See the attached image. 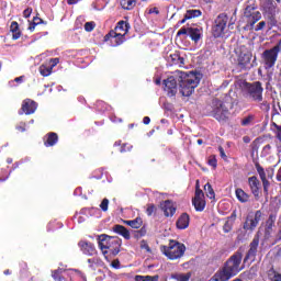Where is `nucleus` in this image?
<instances>
[{
	"mask_svg": "<svg viewBox=\"0 0 281 281\" xmlns=\"http://www.w3.org/2000/svg\"><path fill=\"white\" fill-rule=\"evenodd\" d=\"M176 76L168 77L162 81L164 91L167 93L168 98H175L177 95V82L180 87V93L184 98H190L192 93H194V89L199 87V82H201V78H199V74L190 71H176Z\"/></svg>",
	"mask_w": 281,
	"mask_h": 281,
	"instance_id": "f257e3e1",
	"label": "nucleus"
},
{
	"mask_svg": "<svg viewBox=\"0 0 281 281\" xmlns=\"http://www.w3.org/2000/svg\"><path fill=\"white\" fill-rule=\"evenodd\" d=\"M243 250L235 251L207 281H231L243 271Z\"/></svg>",
	"mask_w": 281,
	"mask_h": 281,
	"instance_id": "f03ea898",
	"label": "nucleus"
},
{
	"mask_svg": "<svg viewBox=\"0 0 281 281\" xmlns=\"http://www.w3.org/2000/svg\"><path fill=\"white\" fill-rule=\"evenodd\" d=\"M99 247L109 260V256H117L120 249L122 248V239L117 236L111 237L109 235L99 236Z\"/></svg>",
	"mask_w": 281,
	"mask_h": 281,
	"instance_id": "7ed1b4c3",
	"label": "nucleus"
},
{
	"mask_svg": "<svg viewBox=\"0 0 281 281\" xmlns=\"http://www.w3.org/2000/svg\"><path fill=\"white\" fill-rule=\"evenodd\" d=\"M259 10L262 12L269 30L278 27V19L276 18L278 4L274 0H259Z\"/></svg>",
	"mask_w": 281,
	"mask_h": 281,
	"instance_id": "20e7f679",
	"label": "nucleus"
},
{
	"mask_svg": "<svg viewBox=\"0 0 281 281\" xmlns=\"http://www.w3.org/2000/svg\"><path fill=\"white\" fill-rule=\"evenodd\" d=\"M160 251L168 260H180L186 256V244L170 239L168 246L160 247Z\"/></svg>",
	"mask_w": 281,
	"mask_h": 281,
	"instance_id": "39448f33",
	"label": "nucleus"
},
{
	"mask_svg": "<svg viewBox=\"0 0 281 281\" xmlns=\"http://www.w3.org/2000/svg\"><path fill=\"white\" fill-rule=\"evenodd\" d=\"M243 93L245 98L250 100V102H262V93H265V88H262V82L254 81L243 83Z\"/></svg>",
	"mask_w": 281,
	"mask_h": 281,
	"instance_id": "423d86ee",
	"label": "nucleus"
},
{
	"mask_svg": "<svg viewBox=\"0 0 281 281\" xmlns=\"http://www.w3.org/2000/svg\"><path fill=\"white\" fill-rule=\"evenodd\" d=\"M244 19L246 21V27L254 30L256 23L262 19V13L258 11V4H247L244 9Z\"/></svg>",
	"mask_w": 281,
	"mask_h": 281,
	"instance_id": "0eeeda50",
	"label": "nucleus"
},
{
	"mask_svg": "<svg viewBox=\"0 0 281 281\" xmlns=\"http://www.w3.org/2000/svg\"><path fill=\"white\" fill-rule=\"evenodd\" d=\"M212 106V116L217 120V122H227V120H229V108L226 106L225 102L220 99H213Z\"/></svg>",
	"mask_w": 281,
	"mask_h": 281,
	"instance_id": "6e6552de",
	"label": "nucleus"
},
{
	"mask_svg": "<svg viewBox=\"0 0 281 281\" xmlns=\"http://www.w3.org/2000/svg\"><path fill=\"white\" fill-rule=\"evenodd\" d=\"M227 23H229V16H227L226 13H220L213 25L214 38H223V36H225Z\"/></svg>",
	"mask_w": 281,
	"mask_h": 281,
	"instance_id": "1a4fd4ad",
	"label": "nucleus"
},
{
	"mask_svg": "<svg viewBox=\"0 0 281 281\" xmlns=\"http://www.w3.org/2000/svg\"><path fill=\"white\" fill-rule=\"evenodd\" d=\"M260 245V237L256 235L249 245V249L243 259V265H251L256 262V256L258 255V246Z\"/></svg>",
	"mask_w": 281,
	"mask_h": 281,
	"instance_id": "9d476101",
	"label": "nucleus"
},
{
	"mask_svg": "<svg viewBox=\"0 0 281 281\" xmlns=\"http://www.w3.org/2000/svg\"><path fill=\"white\" fill-rule=\"evenodd\" d=\"M265 214L262 211L258 210L255 212V215H247L246 221L243 225L245 232H254L258 227L259 223L262 221Z\"/></svg>",
	"mask_w": 281,
	"mask_h": 281,
	"instance_id": "9b49d317",
	"label": "nucleus"
},
{
	"mask_svg": "<svg viewBox=\"0 0 281 281\" xmlns=\"http://www.w3.org/2000/svg\"><path fill=\"white\" fill-rule=\"evenodd\" d=\"M279 53L274 47L263 50L261 54V59L267 69H273L276 67V63H278Z\"/></svg>",
	"mask_w": 281,
	"mask_h": 281,
	"instance_id": "f8f14e48",
	"label": "nucleus"
},
{
	"mask_svg": "<svg viewBox=\"0 0 281 281\" xmlns=\"http://www.w3.org/2000/svg\"><path fill=\"white\" fill-rule=\"evenodd\" d=\"M192 205L194 206L195 212H203V210H205V193H203V190H201L199 180H196L195 195L192 199Z\"/></svg>",
	"mask_w": 281,
	"mask_h": 281,
	"instance_id": "ddd939ff",
	"label": "nucleus"
},
{
	"mask_svg": "<svg viewBox=\"0 0 281 281\" xmlns=\"http://www.w3.org/2000/svg\"><path fill=\"white\" fill-rule=\"evenodd\" d=\"M38 109V103L32 99H25L22 102L21 110L19 111V115H34L36 110Z\"/></svg>",
	"mask_w": 281,
	"mask_h": 281,
	"instance_id": "4468645a",
	"label": "nucleus"
},
{
	"mask_svg": "<svg viewBox=\"0 0 281 281\" xmlns=\"http://www.w3.org/2000/svg\"><path fill=\"white\" fill-rule=\"evenodd\" d=\"M255 168L261 179L263 194L267 198L269 196V188H271V182H269V180L267 179V172L265 171V168L260 166V162H256Z\"/></svg>",
	"mask_w": 281,
	"mask_h": 281,
	"instance_id": "2eb2a0df",
	"label": "nucleus"
},
{
	"mask_svg": "<svg viewBox=\"0 0 281 281\" xmlns=\"http://www.w3.org/2000/svg\"><path fill=\"white\" fill-rule=\"evenodd\" d=\"M190 36L191 41H194V43H199L201 41V31L196 27H181L177 36Z\"/></svg>",
	"mask_w": 281,
	"mask_h": 281,
	"instance_id": "dca6fc26",
	"label": "nucleus"
},
{
	"mask_svg": "<svg viewBox=\"0 0 281 281\" xmlns=\"http://www.w3.org/2000/svg\"><path fill=\"white\" fill-rule=\"evenodd\" d=\"M248 186L256 201H260V180L256 176L248 178Z\"/></svg>",
	"mask_w": 281,
	"mask_h": 281,
	"instance_id": "f3484780",
	"label": "nucleus"
},
{
	"mask_svg": "<svg viewBox=\"0 0 281 281\" xmlns=\"http://www.w3.org/2000/svg\"><path fill=\"white\" fill-rule=\"evenodd\" d=\"M251 65V53H243L240 52L238 57H237V67L241 70L245 71L247 68Z\"/></svg>",
	"mask_w": 281,
	"mask_h": 281,
	"instance_id": "a211bd4d",
	"label": "nucleus"
},
{
	"mask_svg": "<svg viewBox=\"0 0 281 281\" xmlns=\"http://www.w3.org/2000/svg\"><path fill=\"white\" fill-rule=\"evenodd\" d=\"M111 38H114V47H119V45H122L126 41V35L122 33H117L113 30H111L104 37V43H108V41H111Z\"/></svg>",
	"mask_w": 281,
	"mask_h": 281,
	"instance_id": "6ab92c4d",
	"label": "nucleus"
},
{
	"mask_svg": "<svg viewBox=\"0 0 281 281\" xmlns=\"http://www.w3.org/2000/svg\"><path fill=\"white\" fill-rule=\"evenodd\" d=\"M276 221H278V213H270L265 226V236L269 238L273 234V227H276Z\"/></svg>",
	"mask_w": 281,
	"mask_h": 281,
	"instance_id": "aec40b11",
	"label": "nucleus"
},
{
	"mask_svg": "<svg viewBox=\"0 0 281 281\" xmlns=\"http://www.w3.org/2000/svg\"><path fill=\"white\" fill-rule=\"evenodd\" d=\"M43 143L46 148H52L58 144V134L56 132H49L43 137Z\"/></svg>",
	"mask_w": 281,
	"mask_h": 281,
	"instance_id": "412c9836",
	"label": "nucleus"
},
{
	"mask_svg": "<svg viewBox=\"0 0 281 281\" xmlns=\"http://www.w3.org/2000/svg\"><path fill=\"white\" fill-rule=\"evenodd\" d=\"M78 246L86 256H95L97 254L95 246L91 241H79Z\"/></svg>",
	"mask_w": 281,
	"mask_h": 281,
	"instance_id": "4be33fe9",
	"label": "nucleus"
},
{
	"mask_svg": "<svg viewBox=\"0 0 281 281\" xmlns=\"http://www.w3.org/2000/svg\"><path fill=\"white\" fill-rule=\"evenodd\" d=\"M176 227L178 229H188V227H190V215L182 213L176 222Z\"/></svg>",
	"mask_w": 281,
	"mask_h": 281,
	"instance_id": "5701e85b",
	"label": "nucleus"
},
{
	"mask_svg": "<svg viewBox=\"0 0 281 281\" xmlns=\"http://www.w3.org/2000/svg\"><path fill=\"white\" fill-rule=\"evenodd\" d=\"M161 210L167 217L175 216V213L177 212V207H175V204L170 200H167L161 204Z\"/></svg>",
	"mask_w": 281,
	"mask_h": 281,
	"instance_id": "b1692460",
	"label": "nucleus"
},
{
	"mask_svg": "<svg viewBox=\"0 0 281 281\" xmlns=\"http://www.w3.org/2000/svg\"><path fill=\"white\" fill-rule=\"evenodd\" d=\"M168 63H170L171 65H178V67H183V65H186V59L176 52L168 56Z\"/></svg>",
	"mask_w": 281,
	"mask_h": 281,
	"instance_id": "393cba45",
	"label": "nucleus"
},
{
	"mask_svg": "<svg viewBox=\"0 0 281 281\" xmlns=\"http://www.w3.org/2000/svg\"><path fill=\"white\" fill-rule=\"evenodd\" d=\"M128 30H131V25L128 24V22L121 20L117 22L113 32L124 34L126 36V34H128Z\"/></svg>",
	"mask_w": 281,
	"mask_h": 281,
	"instance_id": "a878e982",
	"label": "nucleus"
},
{
	"mask_svg": "<svg viewBox=\"0 0 281 281\" xmlns=\"http://www.w3.org/2000/svg\"><path fill=\"white\" fill-rule=\"evenodd\" d=\"M235 196L239 201V203H249V199H251V195L245 192V190H243L241 188L235 190Z\"/></svg>",
	"mask_w": 281,
	"mask_h": 281,
	"instance_id": "bb28decb",
	"label": "nucleus"
},
{
	"mask_svg": "<svg viewBox=\"0 0 281 281\" xmlns=\"http://www.w3.org/2000/svg\"><path fill=\"white\" fill-rule=\"evenodd\" d=\"M113 232H115V234H119L120 236H123V238H125V240H131V232L127 231V228L125 226L116 224L113 227Z\"/></svg>",
	"mask_w": 281,
	"mask_h": 281,
	"instance_id": "cd10ccee",
	"label": "nucleus"
},
{
	"mask_svg": "<svg viewBox=\"0 0 281 281\" xmlns=\"http://www.w3.org/2000/svg\"><path fill=\"white\" fill-rule=\"evenodd\" d=\"M124 225H128L132 229H139L144 225V220L142 217H136L135 220L124 221Z\"/></svg>",
	"mask_w": 281,
	"mask_h": 281,
	"instance_id": "c85d7f7f",
	"label": "nucleus"
},
{
	"mask_svg": "<svg viewBox=\"0 0 281 281\" xmlns=\"http://www.w3.org/2000/svg\"><path fill=\"white\" fill-rule=\"evenodd\" d=\"M267 277L269 281H281V273L273 266L267 271Z\"/></svg>",
	"mask_w": 281,
	"mask_h": 281,
	"instance_id": "c756f323",
	"label": "nucleus"
},
{
	"mask_svg": "<svg viewBox=\"0 0 281 281\" xmlns=\"http://www.w3.org/2000/svg\"><path fill=\"white\" fill-rule=\"evenodd\" d=\"M10 30L12 32V40L13 41H19V37L21 36V32L19 30V22L13 21L11 23Z\"/></svg>",
	"mask_w": 281,
	"mask_h": 281,
	"instance_id": "7c9ffc66",
	"label": "nucleus"
},
{
	"mask_svg": "<svg viewBox=\"0 0 281 281\" xmlns=\"http://www.w3.org/2000/svg\"><path fill=\"white\" fill-rule=\"evenodd\" d=\"M190 278H192V272L171 274V279L177 281H190Z\"/></svg>",
	"mask_w": 281,
	"mask_h": 281,
	"instance_id": "2f4dec72",
	"label": "nucleus"
},
{
	"mask_svg": "<svg viewBox=\"0 0 281 281\" xmlns=\"http://www.w3.org/2000/svg\"><path fill=\"white\" fill-rule=\"evenodd\" d=\"M36 25H47V22H45L44 20H38V13L36 14V16L33 18V21L30 22L29 24L30 32H34V30H36Z\"/></svg>",
	"mask_w": 281,
	"mask_h": 281,
	"instance_id": "473e14b6",
	"label": "nucleus"
},
{
	"mask_svg": "<svg viewBox=\"0 0 281 281\" xmlns=\"http://www.w3.org/2000/svg\"><path fill=\"white\" fill-rule=\"evenodd\" d=\"M137 3V0H121V7L123 10H133Z\"/></svg>",
	"mask_w": 281,
	"mask_h": 281,
	"instance_id": "72a5a7b5",
	"label": "nucleus"
},
{
	"mask_svg": "<svg viewBox=\"0 0 281 281\" xmlns=\"http://www.w3.org/2000/svg\"><path fill=\"white\" fill-rule=\"evenodd\" d=\"M257 104H259V109L265 113H269V111H271V104L269 103V101L265 100L263 97H262V101L257 102Z\"/></svg>",
	"mask_w": 281,
	"mask_h": 281,
	"instance_id": "f704fd0d",
	"label": "nucleus"
},
{
	"mask_svg": "<svg viewBox=\"0 0 281 281\" xmlns=\"http://www.w3.org/2000/svg\"><path fill=\"white\" fill-rule=\"evenodd\" d=\"M201 14H202L201 10L191 9L187 11L186 19H196L201 16Z\"/></svg>",
	"mask_w": 281,
	"mask_h": 281,
	"instance_id": "c9c22d12",
	"label": "nucleus"
},
{
	"mask_svg": "<svg viewBox=\"0 0 281 281\" xmlns=\"http://www.w3.org/2000/svg\"><path fill=\"white\" fill-rule=\"evenodd\" d=\"M52 68L50 66H46V65H42L40 66V74L41 76H44V78H46L47 76L52 75Z\"/></svg>",
	"mask_w": 281,
	"mask_h": 281,
	"instance_id": "e433bc0d",
	"label": "nucleus"
},
{
	"mask_svg": "<svg viewBox=\"0 0 281 281\" xmlns=\"http://www.w3.org/2000/svg\"><path fill=\"white\" fill-rule=\"evenodd\" d=\"M136 281H159V276H136L135 277Z\"/></svg>",
	"mask_w": 281,
	"mask_h": 281,
	"instance_id": "4c0bfd02",
	"label": "nucleus"
},
{
	"mask_svg": "<svg viewBox=\"0 0 281 281\" xmlns=\"http://www.w3.org/2000/svg\"><path fill=\"white\" fill-rule=\"evenodd\" d=\"M204 190L206 192V196L209 199H214L216 196V193H214V189L212 188V184L210 182H207L205 186H204Z\"/></svg>",
	"mask_w": 281,
	"mask_h": 281,
	"instance_id": "58836bf2",
	"label": "nucleus"
},
{
	"mask_svg": "<svg viewBox=\"0 0 281 281\" xmlns=\"http://www.w3.org/2000/svg\"><path fill=\"white\" fill-rule=\"evenodd\" d=\"M207 164H209V166L213 167V170H216V168L218 166V160L216 159V156L215 155L210 156Z\"/></svg>",
	"mask_w": 281,
	"mask_h": 281,
	"instance_id": "ea45409f",
	"label": "nucleus"
},
{
	"mask_svg": "<svg viewBox=\"0 0 281 281\" xmlns=\"http://www.w3.org/2000/svg\"><path fill=\"white\" fill-rule=\"evenodd\" d=\"M131 150H133V145L124 143L121 146L120 153H131Z\"/></svg>",
	"mask_w": 281,
	"mask_h": 281,
	"instance_id": "a19ab883",
	"label": "nucleus"
},
{
	"mask_svg": "<svg viewBox=\"0 0 281 281\" xmlns=\"http://www.w3.org/2000/svg\"><path fill=\"white\" fill-rule=\"evenodd\" d=\"M155 212H157V206H155V204H148L146 210L147 216H153Z\"/></svg>",
	"mask_w": 281,
	"mask_h": 281,
	"instance_id": "79ce46f5",
	"label": "nucleus"
},
{
	"mask_svg": "<svg viewBox=\"0 0 281 281\" xmlns=\"http://www.w3.org/2000/svg\"><path fill=\"white\" fill-rule=\"evenodd\" d=\"M254 122V115H248L241 120V126H249Z\"/></svg>",
	"mask_w": 281,
	"mask_h": 281,
	"instance_id": "37998d69",
	"label": "nucleus"
},
{
	"mask_svg": "<svg viewBox=\"0 0 281 281\" xmlns=\"http://www.w3.org/2000/svg\"><path fill=\"white\" fill-rule=\"evenodd\" d=\"M85 30L86 32H93L95 30V22H86Z\"/></svg>",
	"mask_w": 281,
	"mask_h": 281,
	"instance_id": "c03bdc74",
	"label": "nucleus"
},
{
	"mask_svg": "<svg viewBox=\"0 0 281 281\" xmlns=\"http://www.w3.org/2000/svg\"><path fill=\"white\" fill-rule=\"evenodd\" d=\"M146 232H147L146 226H142L140 229L135 232L136 238H142L143 236H145Z\"/></svg>",
	"mask_w": 281,
	"mask_h": 281,
	"instance_id": "a18cd8bd",
	"label": "nucleus"
},
{
	"mask_svg": "<svg viewBox=\"0 0 281 281\" xmlns=\"http://www.w3.org/2000/svg\"><path fill=\"white\" fill-rule=\"evenodd\" d=\"M140 249H145L147 254H150V251H153L150 249V246H148V241H146V239L140 240Z\"/></svg>",
	"mask_w": 281,
	"mask_h": 281,
	"instance_id": "49530a36",
	"label": "nucleus"
},
{
	"mask_svg": "<svg viewBox=\"0 0 281 281\" xmlns=\"http://www.w3.org/2000/svg\"><path fill=\"white\" fill-rule=\"evenodd\" d=\"M100 207L102 210V212H108L109 211V199H103L101 204H100Z\"/></svg>",
	"mask_w": 281,
	"mask_h": 281,
	"instance_id": "de8ad7c7",
	"label": "nucleus"
},
{
	"mask_svg": "<svg viewBox=\"0 0 281 281\" xmlns=\"http://www.w3.org/2000/svg\"><path fill=\"white\" fill-rule=\"evenodd\" d=\"M265 27H267V22L266 21H261V22H259L256 25L255 32H260V31L265 30Z\"/></svg>",
	"mask_w": 281,
	"mask_h": 281,
	"instance_id": "09e8293b",
	"label": "nucleus"
},
{
	"mask_svg": "<svg viewBox=\"0 0 281 281\" xmlns=\"http://www.w3.org/2000/svg\"><path fill=\"white\" fill-rule=\"evenodd\" d=\"M32 12H33V9L32 8H26L24 11H23V16L24 19H30V16H32Z\"/></svg>",
	"mask_w": 281,
	"mask_h": 281,
	"instance_id": "8fccbe9b",
	"label": "nucleus"
},
{
	"mask_svg": "<svg viewBox=\"0 0 281 281\" xmlns=\"http://www.w3.org/2000/svg\"><path fill=\"white\" fill-rule=\"evenodd\" d=\"M52 276H53L54 280H57V281L61 280L60 271H58V270H54Z\"/></svg>",
	"mask_w": 281,
	"mask_h": 281,
	"instance_id": "3c124183",
	"label": "nucleus"
},
{
	"mask_svg": "<svg viewBox=\"0 0 281 281\" xmlns=\"http://www.w3.org/2000/svg\"><path fill=\"white\" fill-rule=\"evenodd\" d=\"M223 229H224V233H225V234H229V232H232V226H229V222H226V223L224 224Z\"/></svg>",
	"mask_w": 281,
	"mask_h": 281,
	"instance_id": "603ef678",
	"label": "nucleus"
},
{
	"mask_svg": "<svg viewBox=\"0 0 281 281\" xmlns=\"http://www.w3.org/2000/svg\"><path fill=\"white\" fill-rule=\"evenodd\" d=\"M218 151L222 159H227V155H225V149L223 148V146L218 147Z\"/></svg>",
	"mask_w": 281,
	"mask_h": 281,
	"instance_id": "864d4df0",
	"label": "nucleus"
},
{
	"mask_svg": "<svg viewBox=\"0 0 281 281\" xmlns=\"http://www.w3.org/2000/svg\"><path fill=\"white\" fill-rule=\"evenodd\" d=\"M50 63H52L50 67H52V69H54V67H56V65H58L60 63V59L52 58Z\"/></svg>",
	"mask_w": 281,
	"mask_h": 281,
	"instance_id": "5fc2aeb1",
	"label": "nucleus"
},
{
	"mask_svg": "<svg viewBox=\"0 0 281 281\" xmlns=\"http://www.w3.org/2000/svg\"><path fill=\"white\" fill-rule=\"evenodd\" d=\"M148 14H159V9L157 7L150 8Z\"/></svg>",
	"mask_w": 281,
	"mask_h": 281,
	"instance_id": "6e6d98bb",
	"label": "nucleus"
},
{
	"mask_svg": "<svg viewBox=\"0 0 281 281\" xmlns=\"http://www.w3.org/2000/svg\"><path fill=\"white\" fill-rule=\"evenodd\" d=\"M274 50L278 52L280 54L281 52V38L279 40V42L273 46Z\"/></svg>",
	"mask_w": 281,
	"mask_h": 281,
	"instance_id": "4d7b16f0",
	"label": "nucleus"
},
{
	"mask_svg": "<svg viewBox=\"0 0 281 281\" xmlns=\"http://www.w3.org/2000/svg\"><path fill=\"white\" fill-rule=\"evenodd\" d=\"M111 266L113 267V269H120V260L119 259L113 260Z\"/></svg>",
	"mask_w": 281,
	"mask_h": 281,
	"instance_id": "13d9d810",
	"label": "nucleus"
},
{
	"mask_svg": "<svg viewBox=\"0 0 281 281\" xmlns=\"http://www.w3.org/2000/svg\"><path fill=\"white\" fill-rule=\"evenodd\" d=\"M16 131L20 133H25V123H22V125L16 126Z\"/></svg>",
	"mask_w": 281,
	"mask_h": 281,
	"instance_id": "bf43d9fd",
	"label": "nucleus"
},
{
	"mask_svg": "<svg viewBox=\"0 0 281 281\" xmlns=\"http://www.w3.org/2000/svg\"><path fill=\"white\" fill-rule=\"evenodd\" d=\"M81 0H67L68 5H76V3H80Z\"/></svg>",
	"mask_w": 281,
	"mask_h": 281,
	"instance_id": "052dcab7",
	"label": "nucleus"
},
{
	"mask_svg": "<svg viewBox=\"0 0 281 281\" xmlns=\"http://www.w3.org/2000/svg\"><path fill=\"white\" fill-rule=\"evenodd\" d=\"M276 258H281V246H277Z\"/></svg>",
	"mask_w": 281,
	"mask_h": 281,
	"instance_id": "680f3d73",
	"label": "nucleus"
},
{
	"mask_svg": "<svg viewBox=\"0 0 281 281\" xmlns=\"http://www.w3.org/2000/svg\"><path fill=\"white\" fill-rule=\"evenodd\" d=\"M143 123H144L145 125L150 124V119H149L148 116H145V117L143 119Z\"/></svg>",
	"mask_w": 281,
	"mask_h": 281,
	"instance_id": "e2e57ef3",
	"label": "nucleus"
},
{
	"mask_svg": "<svg viewBox=\"0 0 281 281\" xmlns=\"http://www.w3.org/2000/svg\"><path fill=\"white\" fill-rule=\"evenodd\" d=\"M190 19H186V14H184V18L178 22V26L179 25H183V23H186V21H189Z\"/></svg>",
	"mask_w": 281,
	"mask_h": 281,
	"instance_id": "0e129e2a",
	"label": "nucleus"
},
{
	"mask_svg": "<svg viewBox=\"0 0 281 281\" xmlns=\"http://www.w3.org/2000/svg\"><path fill=\"white\" fill-rule=\"evenodd\" d=\"M243 140L245 142V144H249V142H251V138H249V136H244Z\"/></svg>",
	"mask_w": 281,
	"mask_h": 281,
	"instance_id": "69168bd1",
	"label": "nucleus"
},
{
	"mask_svg": "<svg viewBox=\"0 0 281 281\" xmlns=\"http://www.w3.org/2000/svg\"><path fill=\"white\" fill-rule=\"evenodd\" d=\"M23 76H20V77H16L15 79H14V82H23Z\"/></svg>",
	"mask_w": 281,
	"mask_h": 281,
	"instance_id": "338daca9",
	"label": "nucleus"
},
{
	"mask_svg": "<svg viewBox=\"0 0 281 281\" xmlns=\"http://www.w3.org/2000/svg\"><path fill=\"white\" fill-rule=\"evenodd\" d=\"M229 218H232L233 221H236V211H233Z\"/></svg>",
	"mask_w": 281,
	"mask_h": 281,
	"instance_id": "774afa93",
	"label": "nucleus"
}]
</instances>
